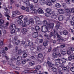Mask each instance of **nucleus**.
I'll return each mask as SVG.
<instances>
[{
  "label": "nucleus",
  "mask_w": 74,
  "mask_h": 74,
  "mask_svg": "<svg viewBox=\"0 0 74 74\" xmlns=\"http://www.w3.org/2000/svg\"><path fill=\"white\" fill-rule=\"evenodd\" d=\"M44 36L45 37H46L48 39L49 38V36H48V35L47 34L45 33V34Z\"/></svg>",
  "instance_id": "nucleus-51"
},
{
  "label": "nucleus",
  "mask_w": 74,
  "mask_h": 74,
  "mask_svg": "<svg viewBox=\"0 0 74 74\" xmlns=\"http://www.w3.org/2000/svg\"><path fill=\"white\" fill-rule=\"evenodd\" d=\"M23 33H27V29H26V28H24L23 29Z\"/></svg>",
  "instance_id": "nucleus-34"
},
{
  "label": "nucleus",
  "mask_w": 74,
  "mask_h": 74,
  "mask_svg": "<svg viewBox=\"0 0 74 74\" xmlns=\"http://www.w3.org/2000/svg\"><path fill=\"white\" fill-rule=\"evenodd\" d=\"M3 45V41H0V46L1 47Z\"/></svg>",
  "instance_id": "nucleus-57"
},
{
  "label": "nucleus",
  "mask_w": 74,
  "mask_h": 74,
  "mask_svg": "<svg viewBox=\"0 0 74 74\" xmlns=\"http://www.w3.org/2000/svg\"><path fill=\"white\" fill-rule=\"evenodd\" d=\"M29 64L30 66H34L35 64V62L34 61L30 62H29Z\"/></svg>",
  "instance_id": "nucleus-27"
},
{
  "label": "nucleus",
  "mask_w": 74,
  "mask_h": 74,
  "mask_svg": "<svg viewBox=\"0 0 74 74\" xmlns=\"http://www.w3.org/2000/svg\"><path fill=\"white\" fill-rule=\"evenodd\" d=\"M33 4L30 5V6L31 9L30 12L32 14H37L38 11L35 9L33 10Z\"/></svg>",
  "instance_id": "nucleus-3"
},
{
  "label": "nucleus",
  "mask_w": 74,
  "mask_h": 74,
  "mask_svg": "<svg viewBox=\"0 0 74 74\" xmlns=\"http://www.w3.org/2000/svg\"><path fill=\"white\" fill-rule=\"evenodd\" d=\"M5 16H6L7 17V19L8 20H10V18H9L11 17H10V16L9 15H8V14L7 13H5Z\"/></svg>",
  "instance_id": "nucleus-24"
},
{
  "label": "nucleus",
  "mask_w": 74,
  "mask_h": 74,
  "mask_svg": "<svg viewBox=\"0 0 74 74\" xmlns=\"http://www.w3.org/2000/svg\"><path fill=\"white\" fill-rule=\"evenodd\" d=\"M38 12L39 14H43L44 13L43 11L41 8H39L38 10Z\"/></svg>",
  "instance_id": "nucleus-17"
},
{
  "label": "nucleus",
  "mask_w": 74,
  "mask_h": 74,
  "mask_svg": "<svg viewBox=\"0 0 74 74\" xmlns=\"http://www.w3.org/2000/svg\"><path fill=\"white\" fill-rule=\"evenodd\" d=\"M38 57L39 58H42V54L41 53H39L38 54Z\"/></svg>",
  "instance_id": "nucleus-53"
},
{
  "label": "nucleus",
  "mask_w": 74,
  "mask_h": 74,
  "mask_svg": "<svg viewBox=\"0 0 74 74\" xmlns=\"http://www.w3.org/2000/svg\"><path fill=\"white\" fill-rule=\"evenodd\" d=\"M53 56L54 58H56V56H58V53H53Z\"/></svg>",
  "instance_id": "nucleus-33"
},
{
  "label": "nucleus",
  "mask_w": 74,
  "mask_h": 74,
  "mask_svg": "<svg viewBox=\"0 0 74 74\" xmlns=\"http://www.w3.org/2000/svg\"><path fill=\"white\" fill-rule=\"evenodd\" d=\"M66 69V67L64 66L62 68V70L63 71H65Z\"/></svg>",
  "instance_id": "nucleus-56"
},
{
  "label": "nucleus",
  "mask_w": 74,
  "mask_h": 74,
  "mask_svg": "<svg viewBox=\"0 0 74 74\" xmlns=\"http://www.w3.org/2000/svg\"><path fill=\"white\" fill-rule=\"evenodd\" d=\"M37 74H43L42 73H41V71L40 70H38L37 71Z\"/></svg>",
  "instance_id": "nucleus-54"
},
{
  "label": "nucleus",
  "mask_w": 74,
  "mask_h": 74,
  "mask_svg": "<svg viewBox=\"0 0 74 74\" xmlns=\"http://www.w3.org/2000/svg\"><path fill=\"white\" fill-rule=\"evenodd\" d=\"M44 50V48L38 46L37 47V51L39 52H40L41 51H43Z\"/></svg>",
  "instance_id": "nucleus-11"
},
{
  "label": "nucleus",
  "mask_w": 74,
  "mask_h": 74,
  "mask_svg": "<svg viewBox=\"0 0 74 74\" xmlns=\"http://www.w3.org/2000/svg\"><path fill=\"white\" fill-rule=\"evenodd\" d=\"M41 22L39 20L38 21H37L36 22V24L37 25H41Z\"/></svg>",
  "instance_id": "nucleus-29"
},
{
  "label": "nucleus",
  "mask_w": 74,
  "mask_h": 74,
  "mask_svg": "<svg viewBox=\"0 0 74 74\" xmlns=\"http://www.w3.org/2000/svg\"><path fill=\"white\" fill-rule=\"evenodd\" d=\"M70 57L72 59H74V55L73 54L71 55Z\"/></svg>",
  "instance_id": "nucleus-64"
},
{
  "label": "nucleus",
  "mask_w": 74,
  "mask_h": 74,
  "mask_svg": "<svg viewBox=\"0 0 74 74\" xmlns=\"http://www.w3.org/2000/svg\"><path fill=\"white\" fill-rule=\"evenodd\" d=\"M55 6L57 8H60V7H61V5L59 3H56L55 5Z\"/></svg>",
  "instance_id": "nucleus-23"
},
{
  "label": "nucleus",
  "mask_w": 74,
  "mask_h": 74,
  "mask_svg": "<svg viewBox=\"0 0 74 74\" xmlns=\"http://www.w3.org/2000/svg\"><path fill=\"white\" fill-rule=\"evenodd\" d=\"M22 1L23 3H26V5H29L30 4L29 1H27L26 0H22Z\"/></svg>",
  "instance_id": "nucleus-25"
},
{
  "label": "nucleus",
  "mask_w": 74,
  "mask_h": 74,
  "mask_svg": "<svg viewBox=\"0 0 74 74\" xmlns=\"http://www.w3.org/2000/svg\"><path fill=\"white\" fill-rule=\"evenodd\" d=\"M53 33L51 32L50 33V34L49 36V38H48V39H50V38H51V37H52L53 36Z\"/></svg>",
  "instance_id": "nucleus-41"
},
{
  "label": "nucleus",
  "mask_w": 74,
  "mask_h": 74,
  "mask_svg": "<svg viewBox=\"0 0 74 74\" xmlns=\"http://www.w3.org/2000/svg\"><path fill=\"white\" fill-rule=\"evenodd\" d=\"M7 53H6V52L4 51L3 52V53L2 55L4 57H5V58H6L7 56H6V55Z\"/></svg>",
  "instance_id": "nucleus-39"
},
{
  "label": "nucleus",
  "mask_w": 74,
  "mask_h": 74,
  "mask_svg": "<svg viewBox=\"0 0 74 74\" xmlns=\"http://www.w3.org/2000/svg\"><path fill=\"white\" fill-rule=\"evenodd\" d=\"M63 33L64 35H67V34H68V33L67 31L66 30H65V31H64L63 32Z\"/></svg>",
  "instance_id": "nucleus-43"
},
{
  "label": "nucleus",
  "mask_w": 74,
  "mask_h": 74,
  "mask_svg": "<svg viewBox=\"0 0 74 74\" xmlns=\"http://www.w3.org/2000/svg\"><path fill=\"white\" fill-rule=\"evenodd\" d=\"M58 74H63V72H62V71L60 70L59 71Z\"/></svg>",
  "instance_id": "nucleus-62"
},
{
  "label": "nucleus",
  "mask_w": 74,
  "mask_h": 74,
  "mask_svg": "<svg viewBox=\"0 0 74 74\" xmlns=\"http://www.w3.org/2000/svg\"><path fill=\"white\" fill-rule=\"evenodd\" d=\"M36 21H38L40 20L39 17H38V16H36L34 17Z\"/></svg>",
  "instance_id": "nucleus-45"
},
{
  "label": "nucleus",
  "mask_w": 74,
  "mask_h": 74,
  "mask_svg": "<svg viewBox=\"0 0 74 74\" xmlns=\"http://www.w3.org/2000/svg\"><path fill=\"white\" fill-rule=\"evenodd\" d=\"M41 65H38L36 67V69H37V70H39L40 69H41Z\"/></svg>",
  "instance_id": "nucleus-48"
},
{
  "label": "nucleus",
  "mask_w": 74,
  "mask_h": 74,
  "mask_svg": "<svg viewBox=\"0 0 74 74\" xmlns=\"http://www.w3.org/2000/svg\"><path fill=\"white\" fill-rule=\"evenodd\" d=\"M34 23V21L33 20V19L32 18H30L29 21L28 22L26 23L27 25H29L30 23Z\"/></svg>",
  "instance_id": "nucleus-9"
},
{
  "label": "nucleus",
  "mask_w": 74,
  "mask_h": 74,
  "mask_svg": "<svg viewBox=\"0 0 74 74\" xmlns=\"http://www.w3.org/2000/svg\"><path fill=\"white\" fill-rule=\"evenodd\" d=\"M13 13H13L12 15V16H13V17H14V16H16V14H17V15H20V14H21V13H20L19 12L18 10L13 12Z\"/></svg>",
  "instance_id": "nucleus-8"
},
{
  "label": "nucleus",
  "mask_w": 74,
  "mask_h": 74,
  "mask_svg": "<svg viewBox=\"0 0 74 74\" xmlns=\"http://www.w3.org/2000/svg\"><path fill=\"white\" fill-rule=\"evenodd\" d=\"M13 3H14V1L13 0H10V4L12 5V4H13Z\"/></svg>",
  "instance_id": "nucleus-58"
},
{
  "label": "nucleus",
  "mask_w": 74,
  "mask_h": 74,
  "mask_svg": "<svg viewBox=\"0 0 74 74\" xmlns=\"http://www.w3.org/2000/svg\"><path fill=\"white\" fill-rule=\"evenodd\" d=\"M58 12L60 14H63L64 12H65V11L64 10L62 9H60L58 10Z\"/></svg>",
  "instance_id": "nucleus-12"
},
{
  "label": "nucleus",
  "mask_w": 74,
  "mask_h": 74,
  "mask_svg": "<svg viewBox=\"0 0 74 74\" xmlns=\"http://www.w3.org/2000/svg\"><path fill=\"white\" fill-rule=\"evenodd\" d=\"M35 29L36 32H39L40 29V28L39 26L36 25L35 27Z\"/></svg>",
  "instance_id": "nucleus-15"
},
{
  "label": "nucleus",
  "mask_w": 74,
  "mask_h": 74,
  "mask_svg": "<svg viewBox=\"0 0 74 74\" xmlns=\"http://www.w3.org/2000/svg\"><path fill=\"white\" fill-rule=\"evenodd\" d=\"M31 59H32L34 60H36V58H35V56H32L31 57Z\"/></svg>",
  "instance_id": "nucleus-49"
},
{
  "label": "nucleus",
  "mask_w": 74,
  "mask_h": 74,
  "mask_svg": "<svg viewBox=\"0 0 74 74\" xmlns=\"http://www.w3.org/2000/svg\"><path fill=\"white\" fill-rule=\"evenodd\" d=\"M27 54L26 53H24L23 54V58H25L26 57H27Z\"/></svg>",
  "instance_id": "nucleus-46"
},
{
  "label": "nucleus",
  "mask_w": 74,
  "mask_h": 74,
  "mask_svg": "<svg viewBox=\"0 0 74 74\" xmlns=\"http://www.w3.org/2000/svg\"><path fill=\"white\" fill-rule=\"evenodd\" d=\"M40 3L41 4H45L46 1L44 0H41L40 1Z\"/></svg>",
  "instance_id": "nucleus-20"
},
{
  "label": "nucleus",
  "mask_w": 74,
  "mask_h": 74,
  "mask_svg": "<svg viewBox=\"0 0 74 74\" xmlns=\"http://www.w3.org/2000/svg\"><path fill=\"white\" fill-rule=\"evenodd\" d=\"M22 56H18L17 58L16 59L18 61H20V60H22Z\"/></svg>",
  "instance_id": "nucleus-26"
},
{
  "label": "nucleus",
  "mask_w": 74,
  "mask_h": 74,
  "mask_svg": "<svg viewBox=\"0 0 74 74\" xmlns=\"http://www.w3.org/2000/svg\"><path fill=\"white\" fill-rule=\"evenodd\" d=\"M59 46L55 48L53 50V51L54 52H56L58 51V49H59Z\"/></svg>",
  "instance_id": "nucleus-42"
},
{
  "label": "nucleus",
  "mask_w": 74,
  "mask_h": 74,
  "mask_svg": "<svg viewBox=\"0 0 74 74\" xmlns=\"http://www.w3.org/2000/svg\"><path fill=\"white\" fill-rule=\"evenodd\" d=\"M51 13H48L47 12L45 14V16H47L48 17L50 16L51 15L53 14Z\"/></svg>",
  "instance_id": "nucleus-16"
},
{
  "label": "nucleus",
  "mask_w": 74,
  "mask_h": 74,
  "mask_svg": "<svg viewBox=\"0 0 74 74\" xmlns=\"http://www.w3.org/2000/svg\"><path fill=\"white\" fill-rule=\"evenodd\" d=\"M27 45H24V47H28V46L30 47L31 46H32L33 45V43L32 42H27Z\"/></svg>",
  "instance_id": "nucleus-5"
},
{
  "label": "nucleus",
  "mask_w": 74,
  "mask_h": 74,
  "mask_svg": "<svg viewBox=\"0 0 74 74\" xmlns=\"http://www.w3.org/2000/svg\"><path fill=\"white\" fill-rule=\"evenodd\" d=\"M56 65H57L58 66H59V67H63V64L62 63H60V64H58L57 63L56 64Z\"/></svg>",
  "instance_id": "nucleus-22"
},
{
  "label": "nucleus",
  "mask_w": 74,
  "mask_h": 74,
  "mask_svg": "<svg viewBox=\"0 0 74 74\" xmlns=\"http://www.w3.org/2000/svg\"><path fill=\"white\" fill-rule=\"evenodd\" d=\"M59 27H60V25H57L56 26V28L57 29H59Z\"/></svg>",
  "instance_id": "nucleus-52"
},
{
  "label": "nucleus",
  "mask_w": 74,
  "mask_h": 74,
  "mask_svg": "<svg viewBox=\"0 0 74 74\" xmlns=\"http://www.w3.org/2000/svg\"><path fill=\"white\" fill-rule=\"evenodd\" d=\"M52 70L53 71H54V72H55V71H56L57 69L55 67H53L52 69Z\"/></svg>",
  "instance_id": "nucleus-37"
},
{
  "label": "nucleus",
  "mask_w": 74,
  "mask_h": 74,
  "mask_svg": "<svg viewBox=\"0 0 74 74\" xmlns=\"http://www.w3.org/2000/svg\"><path fill=\"white\" fill-rule=\"evenodd\" d=\"M46 11L47 12L49 13L51 11V9L49 8H47L46 10Z\"/></svg>",
  "instance_id": "nucleus-31"
},
{
  "label": "nucleus",
  "mask_w": 74,
  "mask_h": 74,
  "mask_svg": "<svg viewBox=\"0 0 74 74\" xmlns=\"http://www.w3.org/2000/svg\"><path fill=\"white\" fill-rule=\"evenodd\" d=\"M46 4L48 5H49V6H51L53 4L52 3H51L50 2H46Z\"/></svg>",
  "instance_id": "nucleus-32"
},
{
  "label": "nucleus",
  "mask_w": 74,
  "mask_h": 74,
  "mask_svg": "<svg viewBox=\"0 0 74 74\" xmlns=\"http://www.w3.org/2000/svg\"><path fill=\"white\" fill-rule=\"evenodd\" d=\"M43 45L45 47H47L48 45V43L47 42H44L43 43Z\"/></svg>",
  "instance_id": "nucleus-38"
},
{
  "label": "nucleus",
  "mask_w": 74,
  "mask_h": 74,
  "mask_svg": "<svg viewBox=\"0 0 74 74\" xmlns=\"http://www.w3.org/2000/svg\"><path fill=\"white\" fill-rule=\"evenodd\" d=\"M16 26H15V25L13 24L11 25V26L10 27V29H16Z\"/></svg>",
  "instance_id": "nucleus-19"
},
{
  "label": "nucleus",
  "mask_w": 74,
  "mask_h": 74,
  "mask_svg": "<svg viewBox=\"0 0 74 74\" xmlns=\"http://www.w3.org/2000/svg\"><path fill=\"white\" fill-rule=\"evenodd\" d=\"M15 56H12L11 59V61L12 62V61H13V60H15Z\"/></svg>",
  "instance_id": "nucleus-55"
},
{
  "label": "nucleus",
  "mask_w": 74,
  "mask_h": 74,
  "mask_svg": "<svg viewBox=\"0 0 74 74\" xmlns=\"http://www.w3.org/2000/svg\"><path fill=\"white\" fill-rule=\"evenodd\" d=\"M66 16H69V17L70 16V13H66Z\"/></svg>",
  "instance_id": "nucleus-63"
},
{
  "label": "nucleus",
  "mask_w": 74,
  "mask_h": 74,
  "mask_svg": "<svg viewBox=\"0 0 74 74\" xmlns=\"http://www.w3.org/2000/svg\"><path fill=\"white\" fill-rule=\"evenodd\" d=\"M23 17V16L22 15L18 17V19H19L20 20H21L22 18Z\"/></svg>",
  "instance_id": "nucleus-59"
},
{
  "label": "nucleus",
  "mask_w": 74,
  "mask_h": 74,
  "mask_svg": "<svg viewBox=\"0 0 74 74\" xmlns=\"http://www.w3.org/2000/svg\"><path fill=\"white\" fill-rule=\"evenodd\" d=\"M23 52L24 51H22V50L20 49L18 51V54H20V55H21V54H22L23 53Z\"/></svg>",
  "instance_id": "nucleus-30"
},
{
  "label": "nucleus",
  "mask_w": 74,
  "mask_h": 74,
  "mask_svg": "<svg viewBox=\"0 0 74 74\" xmlns=\"http://www.w3.org/2000/svg\"><path fill=\"white\" fill-rule=\"evenodd\" d=\"M17 22L19 25H22L23 22L21 20H18L17 21Z\"/></svg>",
  "instance_id": "nucleus-18"
},
{
  "label": "nucleus",
  "mask_w": 74,
  "mask_h": 74,
  "mask_svg": "<svg viewBox=\"0 0 74 74\" xmlns=\"http://www.w3.org/2000/svg\"><path fill=\"white\" fill-rule=\"evenodd\" d=\"M55 23H56V25H61L62 24V23H60L59 22V21H56L55 22Z\"/></svg>",
  "instance_id": "nucleus-47"
},
{
  "label": "nucleus",
  "mask_w": 74,
  "mask_h": 74,
  "mask_svg": "<svg viewBox=\"0 0 74 74\" xmlns=\"http://www.w3.org/2000/svg\"><path fill=\"white\" fill-rule=\"evenodd\" d=\"M11 30V31L10 32V33L11 34H14L15 32V30H14V29H10Z\"/></svg>",
  "instance_id": "nucleus-40"
},
{
  "label": "nucleus",
  "mask_w": 74,
  "mask_h": 74,
  "mask_svg": "<svg viewBox=\"0 0 74 74\" xmlns=\"http://www.w3.org/2000/svg\"><path fill=\"white\" fill-rule=\"evenodd\" d=\"M61 53L62 55H65L66 53V52L64 51H62V52Z\"/></svg>",
  "instance_id": "nucleus-61"
},
{
  "label": "nucleus",
  "mask_w": 74,
  "mask_h": 74,
  "mask_svg": "<svg viewBox=\"0 0 74 74\" xmlns=\"http://www.w3.org/2000/svg\"><path fill=\"white\" fill-rule=\"evenodd\" d=\"M55 63H60V59H56L55 60Z\"/></svg>",
  "instance_id": "nucleus-35"
},
{
  "label": "nucleus",
  "mask_w": 74,
  "mask_h": 74,
  "mask_svg": "<svg viewBox=\"0 0 74 74\" xmlns=\"http://www.w3.org/2000/svg\"><path fill=\"white\" fill-rule=\"evenodd\" d=\"M12 42L14 44H16L17 45H18L19 43L20 42L19 40L17 39V37L16 36L13 38Z\"/></svg>",
  "instance_id": "nucleus-2"
},
{
  "label": "nucleus",
  "mask_w": 74,
  "mask_h": 74,
  "mask_svg": "<svg viewBox=\"0 0 74 74\" xmlns=\"http://www.w3.org/2000/svg\"><path fill=\"white\" fill-rule=\"evenodd\" d=\"M43 25V26H48V25H49L50 24V25H52V23H51L50 22H48V23H47V21L46 20H44L42 22Z\"/></svg>",
  "instance_id": "nucleus-6"
},
{
  "label": "nucleus",
  "mask_w": 74,
  "mask_h": 74,
  "mask_svg": "<svg viewBox=\"0 0 74 74\" xmlns=\"http://www.w3.org/2000/svg\"><path fill=\"white\" fill-rule=\"evenodd\" d=\"M47 64L49 67H52L53 66V64H52L49 61L47 62Z\"/></svg>",
  "instance_id": "nucleus-13"
},
{
  "label": "nucleus",
  "mask_w": 74,
  "mask_h": 74,
  "mask_svg": "<svg viewBox=\"0 0 74 74\" xmlns=\"http://www.w3.org/2000/svg\"><path fill=\"white\" fill-rule=\"evenodd\" d=\"M64 8L66 11V13H70L71 12L70 9H69L67 8V6L66 5V4H65L63 5Z\"/></svg>",
  "instance_id": "nucleus-4"
},
{
  "label": "nucleus",
  "mask_w": 74,
  "mask_h": 74,
  "mask_svg": "<svg viewBox=\"0 0 74 74\" xmlns=\"http://www.w3.org/2000/svg\"><path fill=\"white\" fill-rule=\"evenodd\" d=\"M51 14H51V18L53 19H54L56 18V16L55 15V12H53L51 13Z\"/></svg>",
  "instance_id": "nucleus-7"
},
{
  "label": "nucleus",
  "mask_w": 74,
  "mask_h": 74,
  "mask_svg": "<svg viewBox=\"0 0 74 74\" xmlns=\"http://www.w3.org/2000/svg\"><path fill=\"white\" fill-rule=\"evenodd\" d=\"M21 63L22 64H26V60H24L22 61Z\"/></svg>",
  "instance_id": "nucleus-44"
},
{
  "label": "nucleus",
  "mask_w": 74,
  "mask_h": 74,
  "mask_svg": "<svg viewBox=\"0 0 74 74\" xmlns=\"http://www.w3.org/2000/svg\"><path fill=\"white\" fill-rule=\"evenodd\" d=\"M61 61L62 63H65L66 62V59L64 58H62V59Z\"/></svg>",
  "instance_id": "nucleus-28"
},
{
  "label": "nucleus",
  "mask_w": 74,
  "mask_h": 74,
  "mask_svg": "<svg viewBox=\"0 0 74 74\" xmlns=\"http://www.w3.org/2000/svg\"><path fill=\"white\" fill-rule=\"evenodd\" d=\"M32 36L34 38H36L38 36V32H34L32 34Z\"/></svg>",
  "instance_id": "nucleus-10"
},
{
  "label": "nucleus",
  "mask_w": 74,
  "mask_h": 74,
  "mask_svg": "<svg viewBox=\"0 0 74 74\" xmlns=\"http://www.w3.org/2000/svg\"><path fill=\"white\" fill-rule=\"evenodd\" d=\"M4 22V20L2 19L0 20V23L1 24H3Z\"/></svg>",
  "instance_id": "nucleus-50"
},
{
  "label": "nucleus",
  "mask_w": 74,
  "mask_h": 74,
  "mask_svg": "<svg viewBox=\"0 0 74 74\" xmlns=\"http://www.w3.org/2000/svg\"><path fill=\"white\" fill-rule=\"evenodd\" d=\"M57 40L59 42H63V41H64V40H63L62 38H60L58 39Z\"/></svg>",
  "instance_id": "nucleus-36"
},
{
  "label": "nucleus",
  "mask_w": 74,
  "mask_h": 74,
  "mask_svg": "<svg viewBox=\"0 0 74 74\" xmlns=\"http://www.w3.org/2000/svg\"><path fill=\"white\" fill-rule=\"evenodd\" d=\"M64 17L62 15L60 16H59L58 19L60 21H62L63 20Z\"/></svg>",
  "instance_id": "nucleus-14"
},
{
  "label": "nucleus",
  "mask_w": 74,
  "mask_h": 74,
  "mask_svg": "<svg viewBox=\"0 0 74 74\" xmlns=\"http://www.w3.org/2000/svg\"><path fill=\"white\" fill-rule=\"evenodd\" d=\"M49 23L47 26L43 25L42 26L41 28L42 29L41 30L42 32L44 33H46L48 32V29H52L53 28V26H54V23H52L51 25Z\"/></svg>",
  "instance_id": "nucleus-1"
},
{
  "label": "nucleus",
  "mask_w": 74,
  "mask_h": 74,
  "mask_svg": "<svg viewBox=\"0 0 74 74\" xmlns=\"http://www.w3.org/2000/svg\"><path fill=\"white\" fill-rule=\"evenodd\" d=\"M24 23L25 24H27L26 23L28 22L29 20H28V18L25 17L24 18Z\"/></svg>",
  "instance_id": "nucleus-21"
},
{
  "label": "nucleus",
  "mask_w": 74,
  "mask_h": 74,
  "mask_svg": "<svg viewBox=\"0 0 74 74\" xmlns=\"http://www.w3.org/2000/svg\"><path fill=\"white\" fill-rule=\"evenodd\" d=\"M70 0H66V3L68 4H69L70 3Z\"/></svg>",
  "instance_id": "nucleus-60"
}]
</instances>
